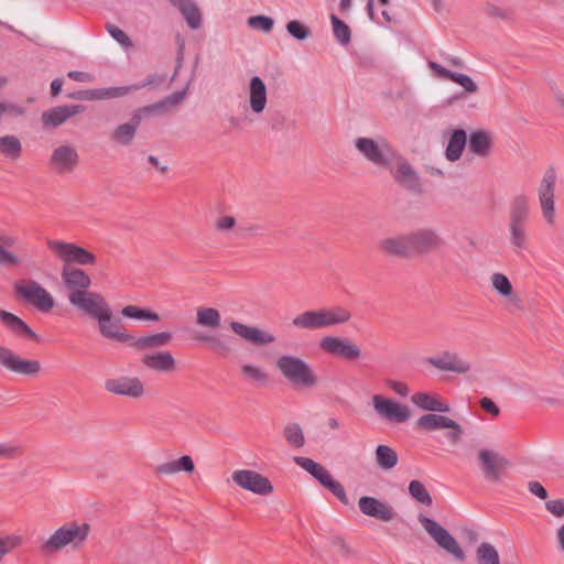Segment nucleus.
Here are the masks:
<instances>
[{"label":"nucleus","mask_w":564,"mask_h":564,"mask_svg":"<svg viewBox=\"0 0 564 564\" xmlns=\"http://www.w3.org/2000/svg\"><path fill=\"white\" fill-rule=\"evenodd\" d=\"M90 532L86 522L69 521L58 527L48 538L43 539L39 550L44 555H53L69 547L77 550L84 545Z\"/></svg>","instance_id":"obj_1"},{"label":"nucleus","mask_w":564,"mask_h":564,"mask_svg":"<svg viewBox=\"0 0 564 564\" xmlns=\"http://www.w3.org/2000/svg\"><path fill=\"white\" fill-rule=\"evenodd\" d=\"M351 314L341 306L305 311L292 319V325L299 329H321L348 322Z\"/></svg>","instance_id":"obj_2"},{"label":"nucleus","mask_w":564,"mask_h":564,"mask_svg":"<svg viewBox=\"0 0 564 564\" xmlns=\"http://www.w3.org/2000/svg\"><path fill=\"white\" fill-rule=\"evenodd\" d=\"M275 366L283 378L297 388H313L317 384V376L313 368L302 358L294 355H282Z\"/></svg>","instance_id":"obj_3"},{"label":"nucleus","mask_w":564,"mask_h":564,"mask_svg":"<svg viewBox=\"0 0 564 564\" xmlns=\"http://www.w3.org/2000/svg\"><path fill=\"white\" fill-rule=\"evenodd\" d=\"M294 463L312 475L323 487L327 488L340 502L347 503V495L344 486L333 478L329 471L312 458L296 456Z\"/></svg>","instance_id":"obj_4"},{"label":"nucleus","mask_w":564,"mask_h":564,"mask_svg":"<svg viewBox=\"0 0 564 564\" xmlns=\"http://www.w3.org/2000/svg\"><path fill=\"white\" fill-rule=\"evenodd\" d=\"M165 107L164 102H158L154 105L144 106L139 108L132 116L131 120L127 123L119 124L110 135V139L121 145H129L139 128L142 117L150 116L156 111L163 110Z\"/></svg>","instance_id":"obj_5"},{"label":"nucleus","mask_w":564,"mask_h":564,"mask_svg":"<svg viewBox=\"0 0 564 564\" xmlns=\"http://www.w3.org/2000/svg\"><path fill=\"white\" fill-rule=\"evenodd\" d=\"M0 366L14 375L25 377H35L42 370L39 360L24 359L3 345H0Z\"/></svg>","instance_id":"obj_6"},{"label":"nucleus","mask_w":564,"mask_h":564,"mask_svg":"<svg viewBox=\"0 0 564 564\" xmlns=\"http://www.w3.org/2000/svg\"><path fill=\"white\" fill-rule=\"evenodd\" d=\"M419 521L423 525L424 530L442 549L451 553L456 560L464 561V551L455 538L445 528L424 514L419 516Z\"/></svg>","instance_id":"obj_7"},{"label":"nucleus","mask_w":564,"mask_h":564,"mask_svg":"<svg viewBox=\"0 0 564 564\" xmlns=\"http://www.w3.org/2000/svg\"><path fill=\"white\" fill-rule=\"evenodd\" d=\"M105 390L113 395L132 400L142 399L147 392L144 382L135 376H118L107 379Z\"/></svg>","instance_id":"obj_8"},{"label":"nucleus","mask_w":564,"mask_h":564,"mask_svg":"<svg viewBox=\"0 0 564 564\" xmlns=\"http://www.w3.org/2000/svg\"><path fill=\"white\" fill-rule=\"evenodd\" d=\"M15 291L19 296L40 312L46 313L54 307L55 302L53 296L35 281L18 283Z\"/></svg>","instance_id":"obj_9"},{"label":"nucleus","mask_w":564,"mask_h":564,"mask_svg":"<svg viewBox=\"0 0 564 564\" xmlns=\"http://www.w3.org/2000/svg\"><path fill=\"white\" fill-rule=\"evenodd\" d=\"M375 412L381 420L390 423H403L411 416L408 406L398 403L397 401L384 398L380 394H375L371 399Z\"/></svg>","instance_id":"obj_10"},{"label":"nucleus","mask_w":564,"mask_h":564,"mask_svg":"<svg viewBox=\"0 0 564 564\" xmlns=\"http://www.w3.org/2000/svg\"><path fill=\"white\" fill-rule=\"evenodd\" d=\"M319 348L326 354L348 361L357 360L361 356L358 345L336 336H324L319 340Z\"/></svg>","instance_id":"obj_11"},{"label":"nucleus","mask_w":564,"mask_h":564,"mask_svg":"<svg viewBox=\"0 0 564 564\" xmlns=\"http://www.w3.org/2000/svg\"><path fill=\"white\" fill-rule=\"evenodd\" d=\"M416 425L419 429L424 431H436L441 429H448V433L446 434L447 438L452 443H457L462 435L463 430L462 426L454 420L435 413L424 414L416 421Z\"/></svg>","instance_id":"obj_12"},{"label":"nucleus","mask_w":564,"mask_h":564,"mask_svg":"<svg viewBox=\"0 0 564 564\" xmlns=\"http://www.w3.org/2000/svg\"><path fill=\"white\" fill-rule=\"evenodd\" d=\"M232 480L240 488L257 495L267 496L273 491L270 480L254 470H236L232 473Z\"/></svg>","instance_id":"obj_13"},{"label":"nucleus","mask_w":564,"mask_h":564,"mask_svg":"<svg viewBox=\"0 0 564 564\" xmlns=\"http://www.w3.org/2000/svg\"><path fill=\"white\" fill-rule=\"evenodd\" d=\"M48 248L66 263L93 264L96 257L88 250L69 242L48 241Z\"/></svg>","instance_id":"obj_14"},{"label":"nucleus","mask_w":564,"mask_h":564,"mask_svg":"<svg viewBox=\"0 0 564 564\" xmlns=\"http://www.w3.org/2000/svg\"><path fill=\"white\" fill-rule=\"evenodd\" d=\"M70 304L94 319H97L108 308H110L101 294L90 291L75 294L72 297Z\"/></svg>","instance_id":"obj_15"},{"label":"nucleus","mask_w":564,"mask_h":564,"mask_svg":"<svg viewBox=\"0 0 564 564\" xmlns=\"http://www.w3.org/2000/svg\"><path fill=\"white\" fill-rule=\"evenodd\" d=\"M96 321L98 323L99 333L104 338L122 344L132 340V335L128 333L121 321L113 317L111 307Z\"/></svg>","instance_id":"obj_16"},{"label":"nucleus","mask_w":564,"mask_h":564,"mask_svg":"<svg viewBox=\"0 0 564 564\" xmlns=\"http://www.w3.org/2000/svg\"><path fill=\"white\" fill-rule=\"evenodd\" d=\"M355 145L373 164L380 166L389 165L391 150L386 142L380 145L370 138H357Z\"/></svg>","instance_id":"obj_17"},{"label":"nucleus","mask_w":564,"mask_h":564,"mask_svg":"<svg viewBox=\"0 0 564 564\" xmlns=\"http://www.w3.org/2000/svg\"><path fill=\"white\" fill-rule=\"evenodd\" d=\"M426 361L440 371L464 375L470 370V364L466 359L448 350L438 356L430 357Z\"/></svg>","instance_id":"obj_18"},{"label":"nucleus","mask_w":564,"mask_h":564,"mask_svg":"<svg viewBox=\"0 0 564 564\" xmlns=\"http://www.w3.org/2000/svg\"><path fill=\"white\" fill-rule=\"evenodd\" d=\"M62 279L68 290L69 303L75 294L88 292L91 284L90 276L84 270L68 264L63 268Z\"/></svg>","instance_id":"obj_19"},{"label":"nucleus","mask_w":564,"mask_h":564,"mask_svg":"<svg viewBox=\"0 0 564 564\" xmlns=\"http://www.w3.org/2000/svg\"><path fill=\"white\" fill-rule=\"evenodd\" d=\"M166 80V76L163 74H152L149 75L142 83L134 84L130 86H121V87H111V88H101L94 96L98 98H118L126 96L132 90H139L147 86L152 88H158Z\"/></svg>","instance_id":"obj_20"},{"label":"nucleus","mask_w":564,"mask_h":564,"mask_svg":"<svg viewBox=\"0 0 564 564\" xmlns=\"http://www.w3.org/2000/svg\"><path fill=\"white\" fill-rule=\"evenodd\" d=\"M358 507L365 516L376 518L383 522H389L397 516V512L391 505L375 497H361L358 501Z\"/></svg>","instance_id":"obj_21"},{"label":"nucleus","mask_w":564,"mask_h":564,"mask_svg":"<svg viewBox=\"0 0 564 564\" xmlns=\"http://www.w3.org/2000/svg\"><path fill=\"white\" fill-rule=\"evenodd\" d=\"M84 110V106L82 105H64L53 107L46 111H44L41 116V121L43 128L45 129H56L61 124H63L67 119L80 113Z\"/></svg>","instance_id":"obj_22"},{"label":"nucleus","mask_w":564,"mask_h":564,"mask_svg":"<svg viewBox=\"0 0 564 564\" xmlns=\"http://www.w3.org/2000/svg\"><path fill=\"white\" fill-rule=\"evenodd\" d=\"M409 235L413 256L436 251L442 246L441 238L431 229H420Z\"/></svg>","instance_id":"obj_23"},{"label":"nucleus","mask_w":564,"mask_h":564,"mask_svg":"<svg viewBox=\"0 0 564 564\" xmlns=\"http://www.w3.org/2000/svg\"><path fill=\"white\" fill-rule=\"evenodd\" d=\"M490 280L492 289L506 299V307L509 312L522 308V300L514 293L513 286L506 274L494 273Z\"/></svg>","instance_id":"obj_24"},{"label":"nucleus","mask_w":564,"mask_h":564,"mask_svg":"<svg viewBox=\"0 0 564 564\" xmlns=\"http://www.w3.org/2000/svg\"><path fill=\"white\" fill-rule=\"evenodd\" d=\"M478 458L486 478L491 481H499L501 470L509 465L505 457L485 448L478 452Z\"/></svg>","instance_id":"obj_25"},{"label":"nucleus","mask_w":564,"mask_h":564,"mask_svg":"<svg viewBox=\"0 0 564 564\" xmlns=\"http://www.w3.org/2000/svg\"><path fill=\"white\" fill-rule=\"evenodd\" d=\"M0 321L18 338L36 343L41 340L40 336L23 319L10 312L0 310Z\"/></svg>","instance_id":"obj_26"},{"label":"nucleus","mask_w":564,"mask_h":564,"mask_svg":"<svg viewBox=\"0 0 564 564\" xmlns=\"http://www.w3.org/2000/svg\"><path fill=\"white\" fill-rule=\"evenodd\" d=\"M230 328L235 334L243 338L245 340L254 345H268L275 340L274 336L268 332L261 330L254 326H248L246 324L232 321L230 322Z\"/></svg>","instance_id":"obj_27"},{"label":"nucleus","mask_w":564,"mask_h":564,"mask_svg":"<svg viewBox=\"0 0 564 564\" xmlns=\"http://www.w3.org/2000/svg\"><path fill=\"white\" fill-rule=\"evenodd\" d=\"M78 163V154L69 145H61L53 151L51 164L57 173L72 172Z\"/></svg>","instance_id":"obj_28"},{"label":"nucleus","mask_w":564,"mask_h":564,"mask_svg":"<svg viewBox=\"0 0 564 564\" xmlns=\"http://www.w3.org/2000/svg\"><path fill=\"white\" fill-rule=\"evenodd\" d=\"M382 252L393 257L408 258L412 257V248L410 235H401L382 239L379 242Z\"/></svg>","instance_id":"obj_29"},{"label":"nucleus","mask_w":564,"mask_h":564,"mask_svg":"<svg viewBox=\"0 0 564 564\" xmlns=\"http://www.w3.org/2000/svg\"><path fill=\"white\" fill-rule=\"evenodd\" d=\"M394 181L412 192H421V183L413 167L405 160H400L392 172Z\"/></svg>","instance_id":"obj_30"},{"label":"nucleus","mask_w":564,"mask_h":564,"mask_svg":"<svg viewBox=\"0 0 564 564\" xmlns=\"http://www.w3.org/2000/svg\"><path fill=\"white\" fill-rule=\"evenodd\" d=\"M412 403L423 411L446 413L451 406L436 393L416 392L411 397Z\"/></svg>","instance_id":"obj_31"},{"label":"nucleus","mask_w":564,"mask_h":564,"mask_svg":"<svg viewBox=\"0 0 564 564\" xmlns=\"http://www.w3.org/2000/svg\"><path fill=\"white\" fill-rule=\"evenodd\" d=\"M556 182V175L553 169L545 172L540 188L539 197L541 203L542 212H554V187Z\"/></svg>","instance_id":"obj_32"},{"label":"nucleus","mask_w":564,"mask_h":564,"mask_svg":"<svg viewBox=\"0 0 564 564\" xmlns=\"http://www.w3.org/2000/svg\"><path fill=\"white\" fill-rule=\"evenodd\" d=\"M142 364L151 370L160 372H170L175 368V359L170 351H160L145 355Z\"/></svg>","instance_id":"obj_33"},{"label":"nucleus","mask_w":564,"mask_h":564,"mask_svg":"<svg viewBox=\"0 0 564 564\" xmlns=\"http://www.w3.org/2000/svg\"><path fill=\"white\" fill-rule=\"evenodd\" d=\"M267 105V87L264 82L253 76L250 79V107L253 112L260 113L264 110Z\"/></svg>","instance_id":"obj_34"},{"label":"nucleus","mask_w":564,"mask_h":564,"mask_svg":"<svg viewBox=\"0 0 564 564\" xmlns=\"http://www.w3.org/2000/svg\"><path fill=\"white\" fill-rule=\"evenodd\" d=\"M171 338L172 334L170 332H161L138 338L132 336V340H129L127 344L138 349L159 348L167 345Z\"/></svg>","instance_id":"obj_35"},{"label":"nucleus","mask_w":564,"mask_h":564,"mask_svg":"<svg viewBox=\"0 0 564 564\" xmlns=\"http://www.w3.org/2000/svg\"><path fill=\"white\" fill-rule=\"evenodd\" d=\"M195 465L193 458L188 455H183L177 459L160 464L156 467V473L160 475H174L180 471L193 473Z\"/></svg>","instance_id":"obj_36"},{"label":"nucleus","mask_w":564,"mask_h":564,"mask_svg":"<svg viewBox=\"0 0 564 564\" xmlns=\"http://www.w3.org/2000/svg\"><path fill=\"white\" fill-rule=\"evenodd\" d=\"M171 2L181 11L191 29L200 26V11L192 0H171Z\"/></svg>","instance_id":"obj_37"},{"label":"nucleus","mask_w":564,"mask_h":564,"mask_svg":"<svg viewBox=\"0 0 564 564\" xmlns=\"http://www.w3.org/2000/svg\"><path fill=\"white\" fill-rule=\"evenodd\" d=\"M491 138L488 132L479 130L471 132L469 137V151L474 154L486 158L489 155L491 150Z\"/></svg>","instance_id":"obj_38"},{"label":"nucleus","mask_w":564,"mask_h":564,"mask_svg":"<svg viewBox=\"0 0 564 564\" xmlns=\"http://www.w3.org/2000/svg\"><path fill=\"white\" fill-rule=\"evenodd\" d=\"M467 135L465 130L456 129L452 133L446 147L445 156L448 161H457L465 149Z\"/></svg>","instance_id":"obj_39"},{"label":"nucleus","mask_w":564,"mask_h":564,"mask_svg":"<svg viewBox=\"0 0 564 564\" xmlns=\"http://www.w3.org/2000/svg\"><path fill=\"white\" fill-rule=\"evenodd\" d=\"M525 228H527V217L525 214H513L510 220V232L512 243L519 248H525Z\"/></svg>","instance_id":"obj_40"},{"label":"nucleus","mask_w":564,"mask_h":564,"mask_svg":"<svg viewBox=\"0 0 564 564\" xmlns=\"http://www.w3.org/2000/svg\"><path fill=\"white\" fill-rule=\"evenodd\" d=\"M376 463L380 469L390 470L398 464V454L388 445H378L376 448Z\"/></svg>","instance_id":"obj_41"},{"label":"nucleus","mask_w":564,"mask_h":564,"mask_svg":"<svg viewBox=\"0 0 564 564\" xmlns=\"http://www.w3.org/2000/svg\"><path fill=\"white\" fill-rule=\"evenodd\" d=\"M240 370L242 376L252 384L262 387L269 381V375L260 366L243 364L240 366Z\"/></svg>","instance_id":"obj_42"},{"label":"nucleus","mask_w":564,"mask_h":564,"mask_svg":"<svg viewBox=\"0 0 564 564\" xmlns=\"http://www.w3.org/2000/svg\"><path fill=\"white\" fill-rule=\"evenodd\" d=\"M196 322L203 327L217 329L220 326L221 317L216 308L199 307L196 313Z\"/></svg>","instance_id":"obj_43"},{"label":"nucleus","mask_w":564,"mask_h":564,"mask_svg":"<svg viewBox=\"0 0 564 564\" xmlns=\"http://www.w3.org/2000/svg\"><path fill=\"white\" fill-rule=\"evenodd\" d=\"M283 437L294 448H301L305 444V435L299 423L286 424L283 429Z\"/></svg>","instance_id":"obj_44"},{"label":"nucleus","mask_w":564,"mask_h":564,"mask_svg":"<svg viewBox=\"0 0 564 564\" xmlns=\"http://www.w3.org/2000/svg\"><path fill=\"white\" fill-rule=\"evenodd\" d=\"M476 555L478 564H500L498 551L488 542H481L478 545Z\"/></svg>","instance_id":"obj_45"},{"label":"nucleus","mask_w":564,"mask_h":564,"mask_svg":"<svg viewBox=\"0 0 564 564\" xmlns=\"http://www.w3.org/2000/svg\"><path fill=\"white\" fill-rule=\"evenodd\" d=\"M23 445L18 440L0 442V459L14 460L23 455Z\"/></svg>","instance_id":"obj_46"},{"label":"nucleus","mask_w":564,"mask_h":564,"mask_svg":"<svg viewBox=\"0 0 564 564\" xmlns=\"http://www.w3.org/2000/svg\"><path fill=\"white\" fill-rule=\"evenodd\" d=\"M0 152L8 158L18 159L22 152V147L19 139L13 135L1 137Z\"/></svg>","instance_id":"obj_47"},{"label":"nucleus","mask_w":564,"mask_h":564,"mask_svg":"<svg viewBox=\"0 0 564 564\" xmlns=\"http://www.w3.org/2000/svg\"><path fill=\"white\" fill-rule=\"evenodd\" d=\"M122 316L127 318L133 319H148L152 322H158L160 316L155 312H151L147 308H142L135 305H127L121 310Z\"/></svg>","instance_id":"obj_48"},{"label":"nucleus","mask_w":564,"mask_h":564,"mask_svg":"<svg viewBox=\"0 0 564 564\" xmlns=\"http://www.w3.org/2000/svg\"><path fill=\"white\" fill-rule=\"evenodd\" d=\"M409 494L417 502L424 506H431L433 500L425 486L420 480H411L409 484Z\"/></svg>","instance_id":"obj_49"},{"label":"nucleus","mask_w":564,"mask_h":564,"mask_svg":"<svg viewBox=\"0 0 564 564\" xmlns=\"http://www.w3.org/2000/svg\"><path fill=\"white\" fill-rule=\"evenodd\" d=\"M330 21L333 24V31L335 37L341 43V44H348L350 42L351 32L349 26L341 21L337 15L332 14Z\"/></svg>","instance_id":"obj_50"},{"label":"nucleus","mask_w":564,"mask_h":564,"mask_svg":"<svg viewBox=\"0 0 564 564\" xmlns=\"http://www.w3.org/2000/svg\"><path fill=\"white\" fill-rule=\"evenodd\" d=\"M204 340L208 341L209 347L219 355H228L231 352V348L228 344V337L224 335H213L203 337Z\"/></svg>","instance_id":"obj_51"},{"label":"nucleus","mask_w":564,"mask_h":564,"mask_svg":"<svg viewBox=\"0 0 564 564\" xmlns=\"http://www.w3.org/2000/svg\"><path fill=\"white\" fill-rule=\"evenodd\" d=\"M286 30L291 36L299 41H303L308 37L310 29L297 20H292L286 24Z\"/></svg>","instance_id":"obj_52"},{"label":"nucleus","mask_w":564,"mask_h":564,"mask_svg":"<svg viewBox=\"0 0 564 564\" xmlns=\"http://www.w3.org/2000/svg\"><path fill=\"white\" fill-rule=\"evenodd\" d=\"M248 24L251 28L262 30L263 32H270L273 29V20L265 15H254L248 19Z\"/></svg>","instance_id":"obj_53"},{"label":"nucleus","mask_w":564,"mask_h":564,"mask_svg":"<svg viewBox=\"0 0 564 564\" xmlns=\"http://www.w3.org/2000/svg\"><path fill=\"white\" fill-rule=\"evenodd\" d=\"M449 80L460 85L467 93H476L477 91V85L473 82V79L465 74L460 73H452V77H449Z\"/></svg>","instance_id":"obj_54"},{"label":"nucleus","mask_w":564,"mask_h":564,"mask_svg":"<svg viewBox=\"0 0 564 564\" xmlns=\"http://www.w3.org/2000/svg\"><path fill=\"white\" fill-rule=\"evenodd\" d=\"M106 29L107 31L109 32V34L118 42L120 43L122 46L124 47H130L132 46V42L130 40V37L120 29L118 28L117 25L115 24H111V23H108L106 25Z\"/></svg>","instance_id":"obj_55"},{"label":"nucleus","mask_w":564,"mask_h":564,"mask_svg":"<svg viewBox=\"0 0 564 564\" xmlns=\"http://www.w3.org/2000/svg\"><path fill=\"white\" fill-rule=\"evenodd\" d=\"M546 510L555 517L564 516V499L550 500L545 503Z\"/></svg>","instance_id":"obj_56"},{"label":"nucleus","mask_w":564,"mask_h":564,"mask_svg":"<svg viewBox=\"0 0 564 564\" xmlns=\"http://www.w3.org/2000/svg\"><path fill=\"white\" fill-rule=\"evenodd\" d=\"M528 490L531 495L545 500L547 498V491L541 482L532 480L528 482Z\"/></svg>","instance_id":"obj_57"},{"label":"nucleus","mask_w":564,"mask_h":564,"mask_svg":"<svg viewBox=\"0 0 564 564\" xmlns=\"http://www.w3.org/2000/svg\"><path fill=\"white\" fill-rule=\"evenodd\" d=\"M236 224V219L232 216H221L219 219L215 221V226L217 230L221 232H226L230 230Z\"/></svg>","instance_id":"obj_58"},{"label":"nucleus","mask_w":564,"mask_h":564,"mask_svg":"<svg viewBox=\"0 0 564 564\" xmlns=\"http://www.w3.org/2000/svg\"><path fill=\"white\" fill-rule=\"evenodd\" d=\"M388 386L399 395L406 397L410 393L408 384L403 381L390 380Z\"/></svg>","instance_id":"obj_59"},{"label":"nucleus","mask_w":564,"mask_h":564,"mask_svg":"<svg viewBox=\"0 0 564 564\" xmlns=\"http://www.w3.org/2000/svg\"><path fill=\"white\" fill-rule=\"evenodd\" d=\"M429 67L440 77L444 79H449L452 77V70L443 67L442 65L437 64L436 62H429Z\"/></svg>","instance_id":"obj_60"},{"label":"nucleus","mask_w":564,"mask_h":564,"mask_svg":"<svg viewBox=\"0 0 564 564\" xmlns=\"http://www.w3.org/2000/svg\"><path fill=\"white\" fill-rule=\"evenodd\" d=\"M480 406L488 413H490L494 416H497L499 414V408L496 405V403L489 399V398H482L480 400Z\"/></svg>","instance_id":"obj_61"},{"label":"nucleus","mask_w":564,"mask_h":564,"mask_svg":"<svg viewBox=\"0 0 564 564\" xmlns=\"http://www.w3.org/2000/svg\"><path fill=\"white\" fill-rule=\"evenodd\" d=\"M18 258L0 246V264H17Z\"/></svg>","instance_id":"obj_62"},{"label":"nucleus","mask_w":564,"mask_h":564,"mask_svg":"<svg viewBox=\"0 0 564 564\" xmlns=\"http://www.w3.org/2000/svg\"><path fill=\"white\" fill-rule=\"evenodd\" d=\"M3 115L8 113L11 116H22L24 113V108L10 102H2Z\"/></svg>","instance_id":"obj_63"},{"label":"nucleus","mask_w":564,"mask_h":564,"mask_svg":"<svg viewBox=\"0 0 564 564\" xmlns=\"http://www.w3.org/2000/svg\"><path fill=\"white\" fill-rule=\"evenodd\" d=\"M528 207V198L523 195H520L517 196L513 200L512 212H525Z\"/></svg>","instance_id":"obj_64"}]
</instances>
